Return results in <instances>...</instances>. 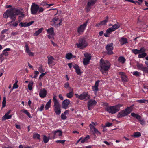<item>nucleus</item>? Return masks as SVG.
Here are the masks:
<instances>
[{
    "instance_id": "nucleus-43",
    "label": "nucleus",
    "mask_w": 148,
    "mask_h": 148,
    "mask_svg": "<svg viewBox=\"0 0 148 148\" xmlns=\"http://www.w3.org/2000/svg\"><path fill=\"white\" fill-rule=\"evenodd\" d=\"M33 84V83L32 82H29L28 85V88L29 90H32Z\"/></svg>"
},
{
    "instance_id": "nucleus-30",
    "label": "nucleus",
    "mask_w": 148,
    "mask_h": 148,
    "mask_svg": "<svg viewBox=\"0 0 148 148\" xmlns=\"http://www.w3.org/2000/svg\"><path fill=\"white\" fill-rule=\"evenodd\" d=\"M118 61L119 63L123 64L125 62L126 59L124 57L120 56L118 58Z\"/></svg>"
},
{
    "instance_id": "nucleus-28",
    "label": "nucleus",
    "mask_w": 148,
    "mask_h": 148,
    "mask_svg": "<svg viewBox=\"0 0 148 148\" xmlns=\"http://www.w3.org/2000/svg\"><path fill=\"white\" fill-rule=\"evenodd\" d=\"M143 49V48H141L140 50H138L137 49H134L132 50V51L134 54L136 55L138 54H139V53H140L141 51H142Z\"/></svg>"
},
{
    "instance_id": "nucleus-21",
    "label": "nucleus",
    "mask_w": 148,
    "mask_h": 148,
    "mask_svg": "<svg viewBox=\"0 0 148 148\" xmlns=\"http://www.w3.org/2000/svg\"><path fill=\"white\" fill-rule=\"evenodd\" d=\"M52 133L54 134L53 138H55L56 134L58 135L59 136H62V131L59 130L53 131Z\"/></svg>"
},
{
    "instance_id": "nucleus-29",
    "label": "nucleus",
    "mask_w": 148,
    "mask_h": 148,
    "mask_svg": "<svg viewBox=\"0 0 148 148\" xmlns=\"http://www.w3.org/2000/svg\"><path fill=\"white\" fill-rule=\"evenodd\" d=\"M51 99H50L49 101L46 104L45 108L46 110H47L51 107Z\"/></svg>"
},
{
    "instance_id": "nucleus-54",
    "label": "nucleus",
    "mask_w": 148,
    "mask_h": 148,
    "mask_svg": "<svg viewBox=\"0 0 148 148\" xmlns=\"http://www.w3.org/2000/svg\"><path fill=\"white\" fill-rule=\"evenodd\" d=\"M61 118L63 120H65L66 119V116L65 115V114L64 113H62L61 116Z\"/></svg>"
},
{
    "instance_id": "nucleus-55",
    "label": "nucleus",
    "mask_w": 148,
    "mask_h": 148,
    "mask_svg": "<svg viewBox=\"0 0 148 148\" xmlns=\"http://www.w3.org/2000/svg\"><path fill=\"white\" fill-rule=\"evenodd\" d=\"M65 141L66 140H56V142L57 143H61L62 144H64V142H65Z\"/></svg>"
},
{
    "instance_id": "nucleus-62",
    "label": "nucleus",
    "mask_w": 148,
    "mask_h": 148,
    "mask_svg": "<svg viewBox=\"0 0 148 148\" xmlns=\"http://www.w3.org/2000/svg\"><path fill=\"white\" fill-rule=\"evenodd\" d=\"M3 57V55L2 54L0 55V61H1V63L2 62L3 60L4 59Z\"/></svg>"
},
{
    "instance_id": "nucleus-17",
    "label": "nucleus",
    "mask_w": 148,
    "mask_h": 148,
    "mask_svg": "<svg viewBox=\"0 0 148 148\" xmlns=\"http://www.w3.org/2000/svg\"><path fill=\"white\" fill-rule=\"evenodd\" d=\"M47 95V91L45 88L41 89L40 90L39 95L41 98H43L46 97Z\"/></svg>"
},
{
    "instance_id": "nucleus-42",
    "label": "nucleus",
    "mask_w": 148,
    "mask_h": 148,
    "mask_svg": "<svg viewBox=\"0 0 148 148\" xmlns=\"http://www.w3.org/2000/svg\"><path fill=\"white\" fill-rule=\"evenodd\" d=\"M40 135L38 134V133H34L33 134V137L34 138H37L39 140L40 139Z\"/></svg>"
},
{
    "instance_id": "nucleus-1",
    "label": "nucleus",
    "mask_w": 148,
    "mask_h": 148,
    "mask_svg": "<svg viewBox=\"0 0 148 148\" xmlns=\"http://www.w3.org/2000/svg\"><path fill=\"white\" fill-rule=\"evenodd\" d=\"M100 70L104 75H106L108 73V70L110 68L111 64L108 61L104 60L101 59L100 61Z\"/></svg>"
},
{
    "instance_id": "nucleus-50",
    "label": "nucleus",
    "mask_w": 148,
    "mask_h": 148,
    "mask_svg": "<svg viewBox=\"0 0 148 148\" xmlns=\"http://www.w3.org/2000/svg\"><path fill=\"white\" fill-rule=\"evenodd\" d=\"M19 25L20 26L22 27H27V23H23L22 22L20 23Z\"/></svg>"
},
{
    "instance_id": "nucleus-16",
    "label": "nucleus",
    "mask_w": 148,
    "mask_h": 148,
    "mask_svg": "<svg viewBox=\"0 0 148 148\" xmlns=\"http://www.w3.org/2000/svg\"><path fill=\"white\" fill-rule=\"evenodd\" d=\"M11 10H12L14 13V17L15 18V20L16 19V15H18L19 14H21L23 17L24 16V14L23 13L21 12L19 10L15 9L14 8H12L10 9Z\"/></svg>"
},
{
    "instance_id": "nucleus-56",
    "label": "nucleus",
    "mask_w": 148,
    "mask_h": 148,
    "mask_svg": "<svg viewBox=\"0 0 148 148\" xmlns=\"http://www.w3.org/2000/svg\"><path fill=\"white\" fill-rule=\"evenodd\" d=\"M133 75L136 76H138L139 75V73L137 71H136L133 72Z\"/></svg>"
},
{
    "instance_id": "nucleus-4",
    "label": "nucleus",
    "mask_w": 148,
    "mask_h": 148,
    "mask_svg": "<svg viewBox=\"0 0 148 148\" xmlns=\"http://www.w3.org/2000/svg\"><path fill=\"white\" fill-rule=\"evenodd\" d=\"M132 111V108L131 107H127L125 110H121L119 112L117 116L118 118L124 117L130 113Z\"/></svg>"
},
{
    "instance_id": "nucleus-53",
    "label": "nucleus",
    "mask_w": 148,
    "mask_h": 148,
    "mask_svg": "<svg viewBox=\"0 0 148 148\" xmlns=\"http://www.w3.org/2000/svg\"><path fill=\"white\" fill-rule=\"evenodd\" d=\"M94 133L96 134L97 135H100L101 134L100 132L96 128L94 130Z\"/></svg>"
},
{
    "instance_id": "nucleus-32",
    "label": "nucleus",
    "mask_w": 148,
    "mask_h": 148,
    "mask_svg": "<svg viewBox=\"0 0 148 148\" xmlns=\"http://www.w3.org/2000/svg\"><path fill=\"white\" fill-rule=\"evenodd\" d=\"M47 33L49 35L53 36L54 35V30L53 28L51 27L47 30Z\"/></svg>"
},
{
    "instance_id": "nucleus-12",
    "label": "nucleus",
    "mask_w": 148,
    "mask_h": 148,
    "mask_svg": "<svg viewBox=\"0 0 148 148\" xmlns=\"http://www.w3.org/2000/svg\"><path fill=\"white\" fill-rule=\"evenodd\" d=\"M106 48L108 51L107 53L108 55L113 53L112 51L113 49V43H112L108 44L106 46Z\"/></svg>"
},
{
    "instance_id": "nucleus-14",
    "label": "nucleus",
    "mask_w": 148,
    "mask_h": 148,
    "mask_svg": "<svg viewBox=\"0 0 148 148\" xmlns=\"http://www.w3.org/2000/svg\"><path fill=\"white\" fill-rule=\"evenodd\" d=\"M48 58V64L49 66L50 67H52V65H54L56 63L54 62V58L52 56H49L47 57Z\"/></svg>"
},
{
    "instance_id": "nucleus-18",
    "label": "nucleus",
    "mask_w": 148,
    "mask_h": 148,
    "mask_svg": "<svg viewBox=\"0 0 148 148\" xmlns=\"http://www.w3.org/2000/svg\"><path fill=\"white\" fill-rule=\"evenodd\" d=\"M70 101L68 99L64 100L62 103V108L66 109L68 108V106L70 104Z\"/></svg>"
},
{
    "instance_id": "nucleus-34",
    "label": "nucleus",
    "mask_w": 148,
    "mask_h": 148,
    "mask_svg": "<svg viewBox=\"0 0 148 148\" xmlns=\"http://www.w3.org/2000/svg\"><path fill=\"white\" fill-rule=\"evenodd\" d=\"M141 136V133L138 132H134L133 134L131 135V136L134 138H137L140 137Z\"/></svg>"
},
{
    "instance_id": "nucleus-41",
    "label": "nucleus",
    "mask_w": 148,
    "mask_h": 148,
    "mask_svg": "<svg viewBox=\"0 0 148 148\" xmlns=\"http://www.w3.org/2000/svg\"><path fill=\"white\" fill-rule=\"evenodd\" d=\"M108 16H106V19L103 21L99 23L100 25H105L107 22L108 20Z\"/></svg>"
},
{
    "instance_id": "nucleus-60",
    "label": "nucleus",
    "mask_w": 148,
    "mask_h": 148,
    "mask_svg": "<svg viewBox=\"0 0 148 148\" xmlns=\"http://www.w3.org/2000/svg\"><path fill=\"white\" fill-rule=\"evenodd\" d=\"M44 10V9L42 7H39V9H38V13H40L41 12H42Z\"/></svg>"
},
{
    "instance_id": "nucleus-22",
    "label": "nucleus",
    "mask_w": 148,
    "mask_h": 148,
    "mask_svg": "<svg viewBox=\"0 0 148 148\" xmlns=\"http://www.w3.org/2000/svg\"><path fill=\"white\" fill-rule=\"evenodd\" d=\"M145 49L143 48L142 51H141L140 52L138 55V57L139 58H142L145 57L147 56V54L145 52Z\"/></svg>"
},
{
    "instance_id": "nucleus-38",
    "label": "nucleus",
    "mask_w": 148,
    "mask_h": 148,
    "mask_svg": "<svg viewBox=\"0 0 148 148\" xmlns=\"http://www.w3.org/2000/svg\"><path fill=\"white\" fill-rule=\"evenodd\" d=\"M21 111L22 112L26 114L29 118H31L32 117L30 113L28 112L27 110L23 109Z\"/></svg>"
},
{
    "instance_id": "nucleus-7",
    "label": "nucleus",
    "mask_w": 148,
    "mask_h": 148,
    "mask_svg": "<svg viewBox=\"0 0 148 148\" xmlns=\"http://www.w3.org/2000/svg\"><path fill=\"white\" fill-rule=\"evenodd\" d=\"M39 9V6L34 3H32L31 7V12L32 14H36Z\"/></svg>"
},
{
    "instance_id": "nucleus-61",
    "label": "nucleus",
    "mask_w": 148,
    "mask_h": 148,
    "mask_svg": "<svg viewBox=\"0 0 148 148\" xmlns=\"http://www.w3.org/2000/svg\"><path fill=\"white\" fill-rule=\"evenodd\" d=\"M89 126L91 130H94L96 128L94 125L92 124H90L89 125Z\"/></svg>"
},
{
    "instance_id": "nucleus-20",
    "label": "nucleus",
    "mask_w": 148,
    "mask_h": 148,
    "mask_svg": "<svg viewBox=\"0 0 148 148\" xmlns=\"http://www.w3.org/2000/svg\"><path fill=\"white\" fill-rule=\"evenodd\" d=\"M90 98V96L88 94V92H85L80 95V99L81 100L86 98L89 99Z\"/></svg>"
},
{
    "instance_id": "nucleus-33",
    "label": "nucleus",
    "mask_w": 148,
    "mask_h": 148,
    "mask_svg": "<svg viewBox=\"0 0 148 148\" xmlns=\"http://www.w3.org/2000/svg\"><path fill=\"white\" fill-rule=\"evenodd\" d=\"M75 57V56L73 55L71 53H67L66 55V58L68 60H70L71 58H73Z\"/></svg>"
},
{
    "instance_id": "nucleus-36",
    "label": "nucleus",
    "mask_w": 148,
    "mask_h": 148,
    "mask_svg": "<svg viewBox=\"0 0 148 148\" xmlns=\"http://www.w3.org/2000/svg\"><path fill=\"white\" fill-rule=\"evenodd\" d=\"M90 136L89 135H87L86 137L82 138L81 140V143H84L85 142H87L88 140L90 138Z\"/></svg>"
},
{
    "instance_id": "nucleus-6",
    "label": "nucleus",
    "mask_w": 148,
    "mask_h": 148,
    "mask_svg": "<svg viewBox=\"0 0 148 148\" xmlns=\"http://www.w3.org/2000/svg\"><path fill=\"white\" fill-rule=\"evenodd\" d=\"M4 17L7 18L9 16L12 20H15V18L14 17V14L12 10L10 9L7 10L3 14Z\"/></svg>"
},
{
    "instance_id": "nucleus-45",
    "label": "nucleus",
    "mask_w": 148,
    "mask_h": 148,
    "mask_svg": "<svg viewBox=\"0 0 148 148\" xmlns=\"http://www.w3.org/2000/svg\"><path fill=\"white\" fill-rule=\"evenodd\" d=\"M6 98L5 97H4L2 102V108L6 106Z\"/></svg>"
},
{
    "instance_id": "nucleus-13",
    "label": "nucleus",
    "mask_w": 148,
    "mask_h": 148,
    "mask_svg": "<svg viewBox=\"0 0 148 148\" xmlns=\"http://www.w3.org/2000/svg\"><path fill=\"white\" fill-rule=\"evenodd\" d=\"M96 101L94 99H91L88 103V109L90 110L92 109L93 107L96 104Z\"/></svg>"
},
{
    "instance_id": "nucleus-40",
    "label": "nucleus",
    "mask_w": 148,
    "mask_h": 148,
    "mask_svg": "<svg viewBox=\"0 0 148 148\" xmlns=\"http://www.w3.org/2000/svg\"><path fill=\"white\" fill-rule=\"evenodd\" d=\"M12 116L11 115H8L5 116V115L3 117L2 120L3 121L7 119H10L11 118Z\"/></svg>"
},
{
    "instance_id": "nucleus-49",
    "label": "nucleus",
    "mask_w": 148,
    "mask_h": 148,
    "mask_svg": "<svg viewBox=\"0 0 148 148\" xmlns=\"http://www.w3.org/2000/svg\"><path fill=\"white\" fill-rule=\"evenodd\" d=\"M49 139L46 136L44 135L43 141L45 143H47L49 141Z\"/></svg>"
},
{
    "instance_id": "nucleus-5",
    "label": "nucleus",
    "mask_w": 148,
    "mask_h": 148,
    "mask_svg": "<svg viewBox=\"0 0 148 148\" xmlns=\"http://www.w3.org/2000/svg\"><path fill=\"white\" fill-rule=\"evenodd\" d=\"M88 45L87 42L84 38L79 39L78 42L76 44L78 48L82 49L86 47Z\"/></svg>"
},
{
    "instance_id": "nucleus-64",
    "label": "nucleus",
    "mask_w": 148,
    "mask_h": 148,
    "mask_svg": "<svg viewBox=\"0 0 148 148\" xmlns=\"http://www.w3.org/2000/svg\"><path fill=\"white\" fill-rule=\"evenodd\" d=\"M59 98L61 100H62L64 99L63 97L62 94H59Z\"/></svg>"
},
{
    "instance_id": "nucleus-63",
    "label": "nucleus",
    "mask_w": 148,
    "mask_h": 148,
    "mask_svg": "<svg viewBox=\"0 0 148 148\" xmlns=\"http://www.w3.org/2000/svg\"><path fill=\"white\" fill-rule=\"evenodd\" d=\"M27 53L29 56H34V53L33 52H32L31 51H30V52H29Z\"/></svg>"
},
{
    "instance_id": "nucleus-31",
    "label": "nucleus",
    "mask_w": 148,
    "mask_h": 148,
    "mask_svg": "<svg viewBox=\"0 0 148 148\" xmlns=\"http://www.w3.org/2000/svg\"><path fill=\"white\" fill-rule=\"evenodd\" d=\"M10 50V49L9 48H7L3 50L2 54L5 56H7L8 55V51H9Z\"/></svg>"
},
{
    "instance_id": "nucleus-25",
    "label": "nucleus",
    "mask_w": 148,
    "mask_h": 148,
    "mask_svg": "<svg viewBox=\"0 0 148 148\" xmlns=\"http://www.w3.org/2000/svg\"><path fill=\"white\" fill-rule=\"evenodd\" d=\"M119 73L121 75V78L123 81L125 82L127 81V77L123 72H121Z\"/></svg>"
},
{
    "instance_id": "nucleus-2",
    "label": "nucleus",
    "mask_w": 148,
    "mask_h": 148,
    "mask_svg": "<svg viewBox=\"0 0 148 148\" xmlns=\"http://www.w3.org/2000/svg\"><path fill=\"white\" fill-rule=\"evenodd\" d=\"M56 98V96L54 95L53 97V101L54 103L53 106L54 108V110L56 114L59 115L60 114L61 112V106Z\"/></svg>"
},
{
    "instance_id": "nucleus-11",
    "label": "nucleus",
    "mask_w": 148,
    "mask_h": 148,
    "mask_svg": "<svg viewBox=\"0 0 148 148\" xmlns=\"http://www.w3.org/2000/svg\"><path fill=\"white\" fill-rule=\"evenodd\" d=\"M136 66L138 69L142 71L143 72L148 73V68L144 66L142 64L138 63Z\"/></svg>"
},
{
    "instance_id": "nucleus-59",
    "label": "nucleus",
    "mask_w": 148,
    "mask_h": 148,
    "mask_svg": "<svg viewBox=\"0 0 148 148\" xmlns=\"http://www.w3.org/2000/svg\"><path fill=\"white\" fill-rule=\"evenodd\" d=\"M25 52H26L30 50L29 47L28 45L27 44H26L25 45Z\"/></svg>"
},
{
    "instance_id": "nucleus-23",
    "label": "nucleus",
    "mask_w": 148,
    "mask_h": 148,
    "mask_svg": "<svg viewBox=\"0 0 148 148\" xmlns=\"http://www.w3.org/2000/svg\"><path fill=\"white\" fill-rule=\"evenodd\" d=\"M119 41L121 44L122 45H123L127 43V38L123 37L119 38Z\"/></svg>"
},
{
    "instance_id": "nucleus-57",
    "label": "nucleus",
    "mask_w": 148,
    "mask_h": 148,
    "mask_svg": "<svg viewBox=\"0 0 148 148\" xmlns=\"http://www.w3.org/2000/svg\"><path fill=\"white\" fill-rule=\"evenodd\" d=\"M111 29V28L108 29L106 31V32L110 34L113 31Z\"/></svg>"
},
{
    "instance_id": "nucleus-44",
    "label": "nucleus",
    "mask_w": 148,
    "mask_h": 148,
    "mask_svg": "<svg viewBox=\"0 0 148 148\" xmlns=\"http://www.w3.org/2000/svg\"><path fill=\"white\" fill-rule=\"evenodd\" d=\"M18 82V81L17 80H15V82L13 86V89H16L18 88L19 86L17 84V83Z\"/></svg>"
},
{
    "instance_id": "nucleus-46",
    "label": "nucleus",
    "mask_w": 148,
    "mask_h": 148,
    "mask_svg": "<svg viewBox=\"0 0 148 148\" xmlns=\"http://www.w3.org/2000/svg\"><path fill=\"white\" fill-rule=\"evenodd\" d=\"M138 121L140 122V124L142 125H145V121L144 119H141V118L138 120Z\"/></svg>"
},
{
    "instance_id": "nucleus-24",
    "label": "nucleus",
    "mask_w": 148,
    "mask_h": 148,
    "mask_svg": "<svg viewBox=\"0 0 148 148\" xmlns=\"http://www.w3.org/2000/svg\"><path fill=\"white\" fill-rule=\"evenodd\" d=\"M15 20H12V21L9 22L8 24L11 27H16L18 25V22H13Z\"/></svg>"
},
{
    "instance_id": "nucleus-37",
    "label": "nucleus",
    "mask_w": 148,
    "mask_h": 148,
    "mask_svg": "<svg viewBox=\"0 0 148 148\" xmlns=\"http://www.w3.org/2000/svg\"><path fill=\"white\" fill-rule=\"evenodd\" d=\"M43 30V28H41L39 29L38 31L35 32V33L33 35L34 36H37L39 35L41 33Z\"/></svg>"
},
{
    "instance_id": "nucleus-27",
    "label": "nucleus",
    "mask_w": 148,
    "mask_h": 148,
    "mask_svg": "<svg viewBox=\"0 0 148 148\" xmlns=\"http://www.w3.org/2000/svg\"><path fill=\"white\" fill-rule=\"evenodd\" d=\"M73 67L77 73L78 75H80L81 74L79 66L75 64L73 66Z\"/></svg>"
},
{
    "instance_id": "nucleus-19",
    "label": "nucleus",
    "mask_w": 148,
    "mask_h": 148,
    "mask_svg": "<svg viewBox=\"0 0 148 148\" xmlns=\"http://www.w3.org/2000/svg\"><path fill=\"white\" fill-rule=\"evenodd\" d=\"M99 80H97L95 82V85L92 87V89L95 95L96 94L97 91L99 90L98 87L99 85Z\"/></svg>"
},
{
    "instance_id": "nucleus-3",
    "label": "nucleus",
    "mask_w": 148,
    "mask_h": 148,
    "mask_svg": "<svg viewBox=\"0 0 148 148\" xmlns=\"http://www.w3.org/2000/svg\"><path fill=\"white\" fill-rule=\"evenodd\" d=\"M123 105L122 104H119L114 106H107L106 110L109 113L114 114L120 110V108Z\"/></svg>"
},
{
    "instance_id": "nucleus-10",
    "label": "nucleus",
    "mask_w": 148,
    "mask_h": 148,
    "mask_svg": "<svg viewBox=\"0 0 148 148\" xmlns=\"http://www.w3.org/2000/svg\"><path fill=\"white\" fill-rule=\"evenodd\" d=\"M84 55L85 58L83 59V63L84 65H86L89 64L91 56L88 53L84 54Z\"/></svg>"
},
{
    "instance_id": "nucleus-9",
    "label": "nucleus",
    "mask_w": 148,
    "mask_h": 148,
    "mask_svg": "<svg viewBox=\"0 0 148 148\" xmlns=\"http://www.w3.org/2000/svg\"><path fill=\"white\" fill-rule=\"evenodd\" d=\"M87 22L86 21L83 24L81 25L77 28V32L79 34L83 33L87 25Z\"/></svg>"
},
{
    "instance_id": "nucleus-39",
    "label": "nucleus",
    "mask_w": 148,
    "mask_h": 148,
    "mask_svg": "<svg viewBox=\"0 0 148 148\" xmlns=\"http://www.w3.org/2000/svg\"><path fill=\"white\" fill-rule=\"evenodd\" d=\"M119 27V26L118 23L115 24L114 25H113L112 27H111L112 30L114 31L116 29H118Z\"/></svg>"
},
{
    "instance_id": "nucleus-15",
    "label": "nucleus",
    "mask_w": 148,
    "mask_h": 148,
    "mask_svg": "<svg viewBox=\"0 0 148 148\" xmlns=\"http://www.w3.org/2000/svg\"><path fill=\"white\" fill-rule=\"evenodd\" d=\"M62 22V20L61 19H59L58 18H53L52 21L53 23V25H56L57 26H59L61 25V23Z\"/></svg>"
},
{
    "instance_id": "nucleus-47",
    "label": "nucleus",
    "mask_w": 148,
    "mask_h": 148,
    "mask_svg": "<svg viewBox=\"0 0 148 148\" xmlns=\"http://www.w3.org/2000/svg\"><path fill=\"white\" fill-rule=\"evenodd\" d=\"M64 87L66 89H67L69 88V90H70V88H71V87H70L69 84L68 82L65 83L64 84Z\"/></svg>"
},
{
    "instance_id": "nucleus-26",
    "label": "nucleus",
    "mask_w": 148,
    "mask_h": 148,
    "mask_svg": "<svg viewBox=\"0 0 148 148\" xmlns=\"http://www.w3.org/2000/svg\"><path fill=\"white\" fill-rule=\"evenodd\" d=\"M70 90L71 92L67 94L66 96L67 98H71L73 96L74 92H73V90L71 88H70Z\"/></svg>"
},
{
    "instance_id": "nucleus-8",
    "label": "nucleus",
    "mask_w": 148,
    "mask_h": 148,
    "mask_svg": "<svg viewBox=\"0 0 148 148\" xmlns=\"http://www.w3.org/2000/svg\"><path fill=\"white\" fill-rule=\"evenodd\" d=\"M96 0H89L86 7L85 9L87 12L91 9L92 7L96 2Z\"/></svg>"
},
{
    "instance_id": "nucleus-35",
    "label": "nucleus",
    "mask_w": 148,
    "mask_h": 148,
    "mask_svg": "<svg viewBox=\"0 0 148 148\" xmlns=\"http://www.w3.org/2000/svg\"><path fill=\"white\" fill-rule=\"evenodd\" d=\"M131 115L132 117L136 118L138 120L140 118H141V116L140 115L134 112H132L131 113Z\"/></svg>"
},
{
    "instance_id": "nucleus-48",
    "label": "nucleus",
    "mask_w": 148,
    "mask_h": 148,
    "mask_svg": "<svg viewBox=\"0 0 148 148\" xmlns=\"http://www.w3.org/2000/svg\"><path fill=\"white\" fill-rule=\"evenodd\" d=\"M140 103H145L146 102H148V100L145 99H141L136 101Z\"/></svg>"
},
{
    "instance_id": "nucleus-58",
    "label": "nucleus",
    "mask_w": 148,
    "mask_h": 148,
    "mask_svg": "<svg viewBox=\"0 0 148 148\" xmlns=\"http://www.w3.org/2000/svg\"><path fill=\"white\" fill-rule=\"evenodd\" d=\"M38 70L40 72L44 71V70L42 69V65H40L38 68Z\"/></svg>"
},
{
    "instance_id": "nucleus-51",
    "label": "nucleus",
    "mask_w": 148,
    "mask_h": 148,
    "mask_svg": "<svg viewBox=\"0 0 148 148\" xmlns=\"http://www.w3.org/2000/svg\"><path fill=\"white\" fill-rule=\"evenodd\" d=\"M44 104H42L41 105L40 107L38 108V110L40 111H42L44 108Z\"/></svg>"
},
{
    "instance_id": "nucleus-52",
    "label": "nucleus",
    "mask_w": 148,
    "mask_h": 148,
    "mask_svg": "<svg viewBox=\"0 0 148 148\" xmlns=\"http://www.w3.org/2000/svg\"><path fill=\"white\" fill-rule=\"evenodd\" d=\"M112 125V123H111L108 122L106 123L105 126L103 127H109L111 126Z\"/></svg>"
}]
</instances>
